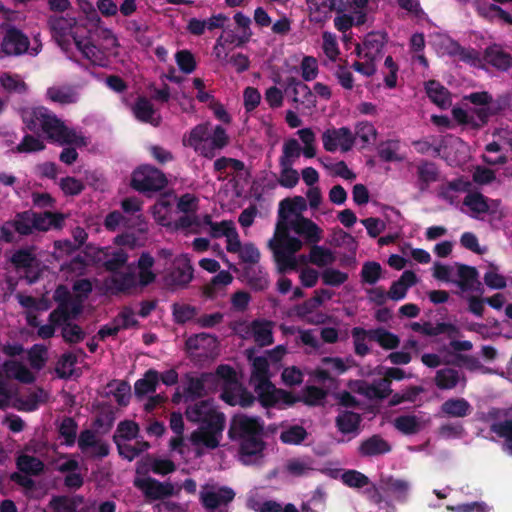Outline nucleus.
Wrapping results in <instances>:
<instances>
[{
	"label": "nucleus",
	"mask_w": 512,
	"mask_h": 512,
	"mask_svg": "<svg viewBox=\"0 0 512 512\" xmlns=\"http://www.w3.org/2000/svg\"><path fill=\"white\" fill-rule=\"evenodd\" d=\"M160 198L157 200L154 205V215L157 221L163 225L167 226L169 224L168 213L172 207L171 201L169 199L173 194H159Z\"/></svg>",
	"instance_id": "obj_57"
},
{
	"label": "nucleus",
	"mask_w": 512,
	"mask_h": 512,
	"mask_svg": "<svg viewBox=\"0 0 512 512\" xmlns=\"http://www.w3.org/2000/svg\"><path fill=\"white\" fill-rule=\"evenodd\" d=\"M505 416L506 412L498 408H491L487 413H477L478 420L491 423L490 431L498 437L504 438L503 449L508 454H512V419L505 418L501 421Z\"/></svg>",
	"instance_id": "obj_8"
},
{
	"label": "nucleus",
	"mask_w": 512,
	"mask_h": 512,
	"mask_svg": "<svg viewBox=\"0 0 512 512\" xmlns=\"http://www.w3.org/2000/svg\"><path fill=\"white\" fill-rule=\"evenodd\" d=\"M16 464L21 472L30 475H39L44 469V464L39 458L26 454L20 455Z\"/></svg>",
	"instance_id": "obj_48"
},
{
	"label": "nucleus",
	"mask_w": 512,
	"mask_h": 512,
	"mask_svg": "<svg viewBox=\"0 0 512 512\" xmlns=\"http://www.w3.org/2000/svg\"><path fill=\"white\" fill-rule=\"evenodd\" d=\"M3 367L8 376H13L23 383H31L34 379L31 371L18 361L7 360Z\"/></svg>",
	"instance_id": "obj_45"
},
{
	"label": "nucleus",
	"mask_w": 512,
	"mask_h": 512,
	"mask_svg": "<svg viewBox=\"0 0 512 512\" xmlns=\"http://www.w3.org/2000/svg\"><path fill=\"white\" fill-rule=\"evenodd\" d=\"M441 180L442 177L434 164L422 163L418 166V181L421 189Z\"/></svg>",
	"instance_id": "obj_46"
},
{
	"label": "nucleus",
	"mask_w": 512,
	"mask_h": 512,
	"mask_svg": "<svg viewBox=\"0 0 512 512\" xmlns=\"http://www.w3.org/2000/svg\"><path fill=\"white\" fill-rule=\"evenodd\" d=\"M309 8L310 20L323 22L328 17L334 6L333 0H306Z\"/></svg>",
	"instance_id": "obj_37"
},
{
	"label": "nucleus",
	"mask_w": 512,
	"mask_h": 512,
	"mask_svg": "<svg viewBox=\"0 0 512 512\" xmlns=\"http://www.w3.org/2000/svg\"><path fill=\"white\" fill-rule=\"evenodd\" d=\"M300 154L301 147L297 140L289 139L285 141L280 158V165H293L295 159L299 158Z\"/></svg>",
	"instance_id": "obj_58"
},
{
	"label": "nucleus",
	"mask_w": 512,
	"mask_h": 512,
	"mask_svg": "<svg viewBox=\"0 0 512 512\" xmlns=\"http://www.w3.org/2000/svg\"><path fill=\"white\" fill-rule=\"evenodd\" d=\"M167 183L164 174L149 166H144L134 171L131 179L132 187L139 192H158Z\"/></svg>",
	"instance_id": "obj_11"
},
{
	"label": "nucleus",
	"mask_w": 512,
	"mask_h": 512,
	"mask_svg": "<svg viewBox=\"0 0 512 512\" xmlns=\"http://www.w3.org/2000/svg\"><path fill=\"white\" fill-rule=\"evenodd\" d=\"M234 497L235 492L226 486L220 487L217 490L204 487L200 492V502L209 511H214L223 505L226 506L233 501Z\"/></svg>",
	"instance_id": "obj_15"
},
{
	"label": "nucleus",
	"mask_w": 512,
	"mask_h": 512,
	"mask_svg": "<svg viewBox=\"0 0 512 512\" xmlns=\"http://www.w3.org/2000/svg\"><path fill=\"white\" fill-rule=\"evenodd\" d=\"M472 407L465 398H450L442 403L441 412L454 418H463L471 413Z\"/></svg>",
	"instance_id": "obj_29"
},
{
	"label": "nucleus",
	"mask_w": 512,
	"mask_h": 512,
	"mask_svg": "<svg viewBox=\"0 0 512 512\" xmlns=\"http://www.w3.org/2000/svg\"><path fill=\"white\" fill-rule=\"evenodd\" d=\"M193 266L187 255H181L174 260L170 271L164 276V283L170 289L184 288L193 279Z\"/></svg>",
	"instance_id": "obj_13"
},
{
	"label": "nucleus",
	"mask_w": 512,
	"mask_h": 512,
	"mask_svg": "<svg viewBox=\"0 0 512 512\" xmlns=\"http://www.w3.org/2000/svg\"><path fill=\"white\" fill-rule=\"evenodd\" d=\"M459 280L453 281L462 291L471 290L478 281V271L475 267L458 264Z\"/></svg>",
	"instance_id": "obj_41"
},
{
	"label": "nucleus",
	"mask_w": 512,
	"mask_h": 512,
	"mask_svg": "<svg viewBox=\"0 0 512 512\" xmlns=\"http://www.w3.org/2000/svg\"><path fill=\"white\" fill-rule=\"evenodd\" d=\"M46 97L51 102L60 105H70L77 103L80 99V94L77 88L68 85L52 86L47 89Z\"/></svg>",
	"instance_id": "obj_23"
},
{
	"label": "nucleus",
	"mask_w": 512,
	"mask_h": 512,
	"mask_svg": "<svg viewBox=\"0 0 512 512\" xmlns=\"http://www.w3.org/2000/svg\"><path fill=\"white\" fill-rule=\"evenodd\" d=\"M342 482L351 488H363L370 483L369 478L357 471V470H347L341 475Z\"/></svg>",
	"instance_id": "obj_60"
},
{
	"label": "nucleus",
	"mask_w": 512,
	"mask_h": 512,
	"mask_svg": "<svg viewBox=\"0 0 512 512\" xmlns=\"http://www.w3.org/2000/svg\"><path fill=\"white\" fill-rule=\"evenodd\" d=\"M22 120L25 127L35 133H42L47 139L60 145H69L72 148H65L60 154V160L65 164H72L76 161L77 148L88 145V138L82 131L67 126L53 112L45 107H30L22 110Z\"/></svg>",
	"instance_id": "obj_1"
},
{
	"label": "nucleus",
	"mask_w": 512,
	"mask_h": 512,
	"mask_svg": "<svg viewBox=\"0 0 512 512\" xmlns=\"http://www.w3.org/2000/svg\"><path fill=\"white\" fill-rule=\"evenodd\" d=\"M322 143L328 152L346 153L354 148L356 136L349 127H333L323 132Z\"/></svg>",
	"instance_id": "obj_10"
},
{
	"label": "nucleus",
	"mask_w": 512,
	"mask_h": 512,
	"mask_svg": "<svg viewBox=\"0 0 512 512\" xmlns=\"http://www.w3.org/2000/svg\"><path fill=\"white\" fill-rule=\"evenodd\" d=\"M416 283V274L411 270H406L398 280L392 282L388 291V297L394 301L402 300L406 297L408 289Z\"/></svg>",
	"instance_id": "obj_25"
},
{
	"label": "nucleus",
	"mask_w": 512,
	"mask_h": 512,
	"mask_svg": "<svg viewBox=\"0 0 512 512\" xmlns=\"http://www.w3.org/2000/svg\"><path fill=\"white\" fill-rule=\"evenodd\" d=\"M134 484L142 490L145 497L149 500L164 499L172 496L174 493V487L171 483H162L151 477L137 479Z\"/></svg>",
	"instance_id": "obj_16"
},
{
	"label": "nucleus",
	"mask_w": 512,
	"mask_h": 512,
	"mask_svg": "<svg viewBox=\"0 0 512 512\" xmlns=\"http://www.w3.org/2000/svg\"><path fill=\"white\" fill-rule=\"evenodd\" d=\"M391 449L388 441L379 434H374L360 443L358 454L362 457H372L387 454Z\"/></svg>",
	"instance_id": "obj_22"
},
{
	"label": "nucleus",
	"mask_w": 512,
	"mask_h": 512,
	"mask_svg": "<svg viewBox=\"0 0 512 512\" xmlns=\"http://www.w3.org/2000/svg\"><path fill=\"white\" fill-rule=\"evenodd\" d=\"M100 37L102 40L101 48L107 56L108 63H110V59L118 55V40L112 31L107 29L101 32Z\"/></svg>",
	"instance_id": "obj_59"
},
{
	"label": "nucleus",
	"mask_w": 512,
	"mask_h": 512,
	"mask_svg": "<svg viewBox=\"0 0 512 512\" xmlns=\"http://www.w3.org/2000/svg\"><path fill=\"white\" fill-rule=\"evenodd\" d=\"M35 232H47L51 229H60L64 223V215L59 212L33 211Z\"/></svg>",
	"instance_id": "obj_24"
},
{
	"label": "nucleus",
	"mask_w": 512,
	"mask_h": 512,
	"mask_svg": "<svg viewBox=\"0 0 512 512\" xmlns=\"http://www.w3.org/2000/svg\"><path fill=\"white\" fill-rule=\"evenodd\" d=\"M271 378L268 359L264 356H257L252 360L251 383L269 380Z\"/></svg>",
	"instance_id": "obj_51"
},
{
	"label": "nucleus",
	"mask_w": 512,
	"mask_h": 512,
	"mask_svg": "<svg viewBox=\"0 0 512 512\" xmlns=\"http://www.w3.org/2000/svg\"><path fill=\"white\" fill-rule=\"evenodd\" d=\"M61 325V334L65 342L69 344H77L84 340L86 334L78 324L68 320L67 322H62Z\"/></svg>",
	"instance_id": "obj_54"
},
{
	"label": "nucleus",
	"mask_w": 512,
	"mask_h": 512,
	"mask_svg": "<svg viewBox=\"0 0 512 512\" xmlns=\"http://www.w3.org/2000/svg\"><path fill=\"white\" fill-rule=\"evenodd\" d=\"M269 247L273 251L274 258L279 265L289 269L296 268L294 254L302 248L300 239L287 236L277 241L270 240Z\"/></svg>",
	"instance_id": "obj_12"
},
{
	"label": "nucleus",
	"mask_w": 512,
	"mask_h": 512,
	"mask_svg": "<svg viewBox=\"0 0 512 512\" xmlns=\"http://www.w3.org/2000/svg\"><path fill=\"white\" fill-rule=\"evenodd\" d=\"M361 281L364 284L374 285L382 276V267L376 261H366L361 269Z\"/></svg>",
	"instance_id": "obj_53"
},
{
	"label": "nucleus",
	"mask_w": 512,
	"mask_h": 512,
	"mask_svg": "<svg viewBox=\"0 0 512 512\" xmlns=\"http://www.w3.org/2000/svg\"><path fill=\"white\" fill-rule=\"evenodd\" d=\"M113 274V276L106 280L107 288L112 294L127 293L137 287V278L134 271L131 269V265L128 271H118Z\"/></svg>",
	"instance_id": "obj_21"
},
{
	"label": "nucleus",
	"mask_w": 512,
	"mask_h": 512,
	"mask_svg": "<svg viewBox=\"0 0 512 512\" xmlns=\"http://www.w3.org/2000/svg\"><path fill=\"white\" fill-rule=\"evenodd\" d=\"M184 144L192 147L199 154L211 158L215 151L228 143L226 131L221 126L199 124L184 138Z\"/></svg>",
	"instance_id": "obj_6"
},
{
	"label": "nucleus",
	"mask_w": 512,
	"mask_h": 512,
	"mask_svg": "<svg viewBox=\"0 0 512 512\" xmlns=\"http://www.w3.org/2000/svg\"><path fill=\"white\" fill-rule=\"evenodd\" d=\"M173 316L174 320L178 324H184L192 320L197 314V310L194 306L188 304H173Z\"/></svg>",
	"instance_id": "obj_64"
},
{
	"label": "nucleus",
	"mask_w": 512,
	"mask_h": 512,
	"mask_svg": "<svg viewBox=\"0 0 512 512\" xmlns=\"http://www.w3.org/2000/svg\"><path fill=\"white\" fill-rule=\"evenodd\" d=\"M436 52L440 56H453L472 66H481L479 53L473 49H464L447 35H436L432 40Z\"/></svg>",
	"instance_id": "obj_9"
},
{
	"label": "nucleus",
	"mask_w": 512,
	"mask_h": 512,
	"mask_svg": "<svg viewBox=\"0 0 512 512\" xmlns=\"http://www.w3.org/2000/svg\"><path fill=\"white\" fill-rule=\"evenodd\" d=\"M386 43V35L382 32L369 33L356 51L360 59H378Z\"/></svg>",
	"instance_id": "obj_18"
},
{
	"label": "nucleus",
	"mask_w": 512,
	"mask_h": 512,
	"mask_svg": "<svg viewBox=\"0 0 512 512\" xmlns=\"http://www.w3.org/2000/svg\"><path fill=\"white\" fill-rule=\"evenodd\" d=\"M83 312L82 297L74 296L73 300L57 303V307L49 314V322L61 324L75 320Z\"/></svg>",
	"instance_id": "obj_17"
},
{
	"label": "nucleus",
	"mask_w": 512,
	"mask_h": 512,
	"mask_svg": "<svg viewBox=\"0 0 512 512\" xmlns=\"http://www.w3.org/2000/svg\"><path fill=\"white\" fill-rule=\"evenodd\" d=\"M13 230L20 236H29L35 233L33 210L19 212L14 219L9 221Z\"/></svg>",
	"instance_id": "obj_33"
},
{
	"label": "nucleus",
	"mask_w": 512,
	"mask_h": 512,
	"mask_svg": "<svg viewBox=\"0 0 512 512\" xmlns=\"http://www.w3.org/2000/svg\"><path fill=\"white\" fill-rule=\"evenodd\" d=\"M465 99L471 102L474 107H454L452 109L454 121L465 127L479 128L483 126L501 108L499 102L493 100L487 92L472 93L466 96Z\"/></svg>",
	"instance_id": "obj_5"
},
{
	"label": "nucleus",
	"mask_w": 512,
	"mask_h": 512,
	"mask_svg": "<svg viewBox=\"0 0 512 512\" xmlns=\"http://www.w3.org/2000/svg\"><path fill=\"white\" fill-rule=\"evenodd\" d=\"M464 205L475 214L486 213L489 210L487 199L483 194H466Z\"/></svg>",
	"instance_id": "obj_62"
},
{
	"label": "nucleus",
	"mask_w": 512,
	"mask_h": 512,
	"mask_svg": "<svg viewBox=\"0 0 512 512\" xmlns=\"http://www.w3.org/2000/svg\"><path fill=\"white\" fill-rule=\"evenodd\" d=\"M252 384L254 385L255 392L257 393L258 399L263 407H273L278 403V390L270 379Z\"/></svg>",
	"instance_id": "obj_28"
},
{
	"label": "nucleus",
	"mask_w": 512,
	"mask_h": 512,
	"mask_svg": "<svg viewBox=\"0 0 512 512\" xmlns=\"http://www.w3.org/2000/svg\"><path fill=\"white\" fill-rule=\"evenodd\" d=\"M322 281L325 285L338 287L345 283L349 276L347 273L334 268H327L321 274Z\"/></svg>",
	"instance_id": "obj_63"
},
{
	"label": "nucleus",
	"mask_w": 512,
	"mask_h": 512,
	"mask_svg": "<svg viewBox=\"0 0 512 512\" xmlns=\"http://www.w3.org/2000/svg\"><path fill=\"white\" fill-rule=\"evenodd\" d=\"M295 233L305 237L308 243L316 244L321 240V229L310 219L299 218L292 223Z\"/></svg>",
	"instance_id": "obj_27"
},
{
	"label": "nucleus",
	"mask_w": 512,
	"mask_h": 512,
	"mask_svg": "<svg viewBox=\"0 0 512 512\" xmlns=\"http://www.w3.org/2000/svg\"><path fill=\"white\" fill-rule=\"evenodd\" d=\"M485 61L492 66L506 70L510 66V56L505 53L501 46L492 45L490 46L485 53Z\"/></svg>",
	"instance_id": "obj_42"
},
{
	"label": "nucleus",
	"mask_w": 512,
	"mask_h": 512,
	"mask_svg": "<svg viewBox=\"0 0 512 512\" xmlns=\"http://www.w3.org/2000/svg\"><path fill=\"white\" fill-rule=\"evenodd\" d=\"M59 436L64 439L63 444L71 447L75 444L77 439L78 423L76 420L69 416H64L57 426Z\"/></svg>",
	"instance_id": "obj_39"
},
{
	"label": "nucleus",
	"mask_w": 512,
	"mask_h": 512,
	"mask_svg": "<svg viewBox=\"0 0 512 512\" xmlns=\"http://www.w3.org/2000/svg\"><path fill=\"white\" fill-rule=\"evenodd\" d=\"M0 47L3 56H20L25 53L37 56L42 50V42L39 34H35L30 41L22 31L10 27L5 31Z\"/></svg>",
	"instance_id": "obj_7"
},
{
	"label": "nucleus",
	"mask_w": 512,
	"mask_h": 512,
	"mask_svg": "<svg viewBox=\"0 0 512 512\" xmlns=\"http://www.w3.org/2000/svg\"><path fill=\"white\" fill-rule=\"evenodd\" d=\"M353 133L356 136V140L359 139L363 147L374 142L377 136L375 127L367 121L357 123Z\"/></svg>",
	"instance_id": "obj_56"
},
{
	"label": "nucleus",
	"mask_w": 512,
	"mask_h": 512,
	"mask_svg": "<svg viewBox=\"0 0 512 512\" xmlns=\"http://www.w3.org/2000/svg\"><path fill=\"white\" fill-rule=\"evenodd\" d=\"M286 92L291 94L292 102L295 104L302 105L307 109L316 106V97L311 89L295 79L288 81Z\"/></svg>",
	"instance_id": "obj_19"
},
{
	"label": "nucleus",
	"mask_w": 512,
	"mask_h": 512,
	"mask_svg": "<svg viewBox=\"0 0 512 512\" xmlns=\"http://www.w3.org/2000/svg\"><path fill=\"white\" fill-rule=\"evenodd\" d=\"M366 20V12L353 11V14L340 12L334 19V25L340 32H346L353 25L363 24Z\"/></svg>",
	"instance_id": "obj_40"
},
{
	"label": "nucleus",
	"mask_w": 512,
	"mask_h": 512,
	"mask_svg": "<svg viewBox=\"0 0 512 512\" xmlns=\"http://www.w3.org/2000/svg\"><path fill=\"white\" fill-rule=\"evenodd\" d=\"M308 437V432L301 425H290L283 429L280 433L279 439L282 443L288 445H300Z\"/></svg>",
	"instance_id": "obj_43"
},
{
	"label": "nucleus",
	"mask_w": 512,
	"mask_h": 512,
	"mask_svg": "<svg viewBox=\"0 0 512 512\" xmlns=\"http://www.w3.org/2000/svg\"><path fill=\"white\" fill-rule=\"evenodd\" d=\"M254 341L261 347L273 343V333L270 321L254 320L251 324Z\"/></svg>",
	"instance_id": "obj_38"
},
{
	"label": "nucleus",
	"mask_w": 512,
	"mask_h": 512,
	"mask_svg": "<svg viewBox=\"0 0 512 512\" xmlns=\"http://www.w3.org/2000/svg\"><path fill=\"white\" fill-rule=\"evenodd\" d=\"M435 384L441 390H450L460 381L459 372L453 368H443L436 372Z\"/></svg>",
	"instance_id": "obj_44"
},
{
	"label": "nucleus",
	"mask_w": 512,
	"mask_h": 512,
	"mask_svg": "<svg viewBox=\"0 0 512 512\" xmlns=\"http://www.w3.org/2000/svg\"><path fill=\"white\" fill-rule=\"evenodd\" d=\"M388 380L378 379L373 383L364 382L359 388V392L368 399L383 400L391 395L392 389L388 387Z\"/></svg>",
	"instance_id": "obj_32"
},
{
	"label": "nucleus",
	"mask_w": 512,
	"mask_h": 512,
	"mask_svg": "<svg viewBox=\"0 0 512 512\" xmlns=\"http://www.w3.org/2000/svg\"><path fill=\"white\" fill-rule=\"evenodd\" d=\"M134 116L142 122L158 125L160 117L153 109L151 102L145 98H139L132 107Z\"/></svg>",
	"instance_id": "obj_31"
},
{
	"label": "nucleus",
	"mask_w": 512,
	"mask_h": 512,
	"mask_svg": "<svg viewBox=\"0 0 512 512\" xmlns=\"http://www.w3.org/2000/svg\"><path fill=\"white\" fill-rule=\"evenodd\" d=\"M36 261V255H35V247H27V248H20L16 250L12 257H11V263L16 268H30L32 267L33 263Z\"/></svg>",
	"instance_id": "obj_50"
},
{
	"label": "nucleus",
	"mask_w": 512,
	"mask_h": 512,
	"mask_svg": "<svg viewBox=\"0 0 512 512\" xmlns=\"http://www.w3.org/2000/svg\"><path fill=\"white\" fill-rule=\"evenodd\" d=\"M185 416L189 422L199 425L190 436L193 445L212 450L219 447L225 428V415L217 410L213 400L204 399L188 405Z\"/></svg>",
	"instance_id": "obj_2"
},
{
	"label": "nucleus",
	"mask_w": 512,
	"mask_h": 512,
	"mask_svg": "<svg viewBox=\"0 0 512 512\" xmlns=\"http://www.w3.org/2000/svg\"><path fill=\"white\" fill-rule=\"evenodd\" d=\"M0 84L9 93H25L27 85L19 75L3 73L0 76Z\"/></svg>",
	"instance_id": "obj_52"
},
{
	"label": "nucleus",
	"mask_w": 512,
	"mask_h": 512,
	"mask_svg": "<svg viewBox=\"0 0 512 512\" xmlns=\"http://www.w3.org/2000/svg\"><path fill=\"white\" fill-rule=\"evenodd\" d=\"M128 261V254L122 250L118 249L113 252L112 256L108 258L103 263V267L106 271L111 273H117Z\"/></svg>",
	"instance_id": "obj_61"
},
{
	"label": "nucleus",
	"mask_w": 512,
	"mask_h": 512,
	"mask_svg": "<svg viewBox=\"0 0 512 512\" xmlns=\"http://www.w3.org/2000/svg\"><path fill=\"white\" fill-rule=\"evenodd\" d=\"M186 384L183 389L184 402L196 401L206 396V385L215 384L216 376L213 373H201L193 376L190 373L185 375Z\"/></svg>",
	"instance_id": "obj_14"
},
{
	"label": "nucleus",
	"mask_w": 512,
	"mask_h": 512,
	"mask_svg": "<svg viewBox=\"0 0 512 512\" xmlns=\"http://www.w3.org/2000/svg\"><path fill=\"white\" fill-rule=\"evenodd\" d=\"M426 92L433 103L440 108H447L451 105V97L448 90L436 81H429L426 84Z\"/></svg>",
	"instance_id": "obj_36"
},
{
	"label": "nucleus",
	"mask_w": 512,
	"mask_h": 512,
	"mask_svg": "<svg viewBox=\"0 0 512 512\" xmlns=\"http://www.w3.org/2000/svg\"><path fill=\"white\" fill-rule=\"evenodd\" d=\"M369 332L370 329L366 330L362 327H354L351 331L352 337L354 339V352L360 357H364L370 352L369 347L365 343L366 338L370 340Z\"/></svg>",
	"instance_id": "obj_55"
},
{
	"label": "nucleus",
	"mask_w": 512,
	"mask_h": 512,
	"mask_svg": "<svg viewBox=\"0 0 512 512\" xmlns=\"http://www.w3.org/2000/svg\"><path fill=\"white\" fill-rule=\"evenodd\" d=\"M369 333L370 340L375 341L385 350H394L400 345V338L385 328L370 329Z\"/></svg>",
	"instance_id": "obj_35"
},
{
	"label": "nucleus",
	"mask_w": 512,
	"mask_h": 512,
	"mask_svg": "<svg viewBox=\"0 0 512 512\" xmlns=\"http://www.w3.org/2000/svg\"><path fill=\"white\" fill-rule=\"evenodd\" d=\"M309 261L318 267H325L335 261V256L329 248L314 244L310 249Z\"/></svg>",
	"instance_id": "obj_47"
},
{
	"label": "nucleus",
	"mask_w": 512,
	"mask_h": 512,
	"mask_svg": "<svg viewBox=\"0 0 512 512\" xmlns=\"http://www.w3.org/2000/svg\"><path fill=\"white\" fill-rule=\"evenodd\" d=\"M394 427L404 435H414L421 429L420 422L415 415H401L395 418Z\"/></svg>",
	"instance_id": "obj_49"
},
{
	"label": "nucleus",
	"mask_w": 512,
	"mask_h": 512,
	"mask_svg": "<svg viewBox=\"0 0 512 512\" xmlns=\"http://www.w3.org/2000/svg\"><path fill=\"white\" fill-rule=\"evenodd\" d=\"M362 417L359 413L344 410L341 411L335 418V426L343 435H350L352 439L359 435Z\"/></svg>",
	"instance_id": "obj_20"
},
{
	"label": "nucleus",
	"mask_w": 512,
	"mask_h": 512,
	"mask_svg": "<svg viewBox=\"0 0 512 512\" xmlns=\"http://www.w3.org/2000/svg\"><path fill=\"white\" fill-rule=\"evenodd\" d=\"M264 421L260 417L244 414L234 415L230 421L228 437L239 443L241 461L250 465L263 458L266 447L264 442Z\"/></svg>",
	"instance_id": "obj_4"
},
{
	"label": "nucleus",
	"mask_w": 512,
	"mask_h": 512,
	"mask_svg": "<svg viewBox=\"0 0 512 512\" xmlns=\"http://www.w3.org/2000/svg\"><path fill=\"white\" fill-rule=\"evenodd\" d=\"M154 263L155 260L150 253H141L137 261V268L139 270L137 286L147 287L156 280V274L152 271Z\"/></svg>",
	"instance_id": "obj_26"
},
{
	"label": "nucleus",
	"mask_w": 512,
	"mask_h": 512,
	"mask_svg": "<svg viewBox=\"0 0 512 512\" xmlns=\"http://www.w3.org/2000/svg\"><path fill=\"white\" fill-rule=\"evenodd\" d=\"M159 382V373L154 369L147 370L143 377L134 384V393L137 397H143L156 391Z\"/></svg>",
	"instance_id": "obj_34"
},
{
	"label": "nucleus",
	"mask_w": 512,
	"mask_h": 512,
	"mask_svg": "<svg viewBox=\"0 0 512 512\" xmlns=\"http://www.w3.org/2000/svg\"><path fill=\"white\" fill-rule=\"evenodd\" d=\"M409 483L403 479H397L392 476H382L379 481V488L385 492L396 496L397 499H404L409 490Z\"/></svg>",
	"instance_id": "obj_30"
},
{
	"label": "nucleus",
	"mask_w": 512,
	"mask_h": 512,
	"mask_svg": "<svg viewBox=\"0 0 512 512\" xmlns=\"http://www.w3.org/2000/svg\"><path fill=\"white\" fill-rule=\"evenodd\" d=\"M50 27L53 37L64 52L69 54L73 48H76L93 65L108 66L109 63L104 50L82 36L80 32L84 29L74 18H51ZM68 57L72 58L71 55H68Z\"/></svg>",
	"instance_id": "obj_3"
}]
</instances>
